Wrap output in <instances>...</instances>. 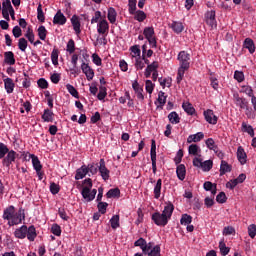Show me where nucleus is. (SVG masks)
Wrapping results in <instances>:
<instances>
[{
	"label": "nucleus",
	"mask_w": 256,
	"mask_h": 256,
	"mask_svg": "<svg viewBox=\"0 0 256 256\" xmlns=\"http://www.w3.org/2000/svg\"><path fill=\"white\" fill-rule=\"evenodd\" d=\"M163 186V180L158 179L156 184L154 185V197L159 199L161 197V188Z\"/></svg>",
	"instance_id": "35"
},
{
	"label": "nucleus",
	"mask_w": 256,
	"mask_h": 256,
	"mask_svg": "<svg viewBox=\"0 0 256 256\" xmlns=\"http://www.w3.org/2000/svg\"><path fill=\"white\" fill-rule=\"evenodd\" d=\"M242 131L244 133H248L250 137H255V130L253 129V126L248 125L245 122L242 123Z\"/></svg>",
	"instance_id": "42"
},
{
	"label": "nucleus",
	"mask_w": 256,
	"mask_h": 256,
	"mask_svg": "<svg viewBox=\"0 0 256 256\" xmlns=\"http://www.w3.org/2000/svg\"><path fill=\"white\" fill-rule=\"evenodd\" d=\"M51 61L54 65H59V50L53 49L51 53Z\"/></svg>",
	"instance_id": "53"
},
{
	"label": "nucleus",
	"mask_w": 256,
	"mask_h": 256,
	"mask_svg": "<svg viewBox=\"0 0 256 256\" xmlns=\"http://www.w3.org/2000/svg\"><path fill=\"white\" fill-rule=\"evenodd\" d=\"M66 89H67L68 93H70V95H72V97H75V99H79V92L73 85L66 84Z\"/></svg>",
	"instance_id": "47"
},
{
	"label": "nucleus",
	"mask_w": 256,
	"mask_h": 256,
	"mask_svg": "<svg viewBox=\"0 0 256 256\" xmlns=\"http://www.w3.org/2000/svg\"><path fill=\"white\" fill-rule=\"evenodd\" d=\"M158 81L163 89H165V87H171V78H159Z\"/></svg>",
	"instance_id": "60"
},
{
	"label": "nucleus",
	"mask_w": 256,
	"mask_h": 256,
	"mask_svg": "<svg viewBox=\"0 0 256 256\" xmlns=\"http://www.w3.org/2000/svg\"><path fill=\"white\" fill-rule=\"evenodd\" d=\"M108 21H110V23L113 25L117 22V11L115 10V8L110 7L108 8Z\"/></svg>",
	"instance_id": "33"
},
{
	"label": "nucleus",
	"mask_w": 256,
	"mask_h": 256,
	"mask_svg": "<svg viewBox=\"0 0 256 256\" xmlns=\"http://www.w3.org/2000/svg\"><path fill=\"white\" fill-rule=\"evenodd\" d=\"M4 87L8 94L13 93V91L15 89V83L13 82V79H11V78L4 79Z\"/></svg>",
	"instance_id": "30"
},
{
	"label": "nucleus",
	"mask_w": 256,
	"mask_h": 256,
	"mask_svg": "<svg viewBox=\"0 0 256 256\" xmlns=\"http://www.w3.org/2000/svg\"><path fill=\"white\" fill-rule=\"evenodd\" d=\"M205 137V134L203 132H197L196 134H191L187 138V143H199L203 138Z\"/></svg>",
	"instance_id": "25"
},
{
	"label": "nucleus",
	"mask_w": 256,
	"mask_h": 256,
	"mask_svg": "<svg viewBox=\"0 0 256 256\" xmlns=\"http://www.w3.org/2000/svg\"><path fill=\"white\" fill-rule=\"evenodd\" d=\"M26 237L28 241H35V239H37V230L35 229V226L31 225L27 228Z\"/></svg>",
	"instance_id": "31"
},
{
	"label": "nucleus",
	"mask_w": 256,
	"mask_h": 256,
	"mask_svg": "<svg viewBox=\"0 0 256 256\" xmlns=\"http://www.w3.org/2000/svg\"><path fill=\"white\" fill-rule=\"evenodd\" d=\"M150 157L152 162V171L154 175L157 173V145L155 140L151 141Z\"/></svg>",
	"instance_id": "9"
},
{
	"label": "nucleus",
	"mask_w": 256,
	"mask_h": 256,
	"mask_svg": "<svg viewBox=\"0 0 256 256\" xmlns=\"http://www.w3.org/2000/svg\"><path fill=\"white\" fill-rule=\"evenodd\" d=\"M51 233H53V235H56V237H60L61 236V226H59L58 224H53L51 227Z\"/></svg>",
	"instance_id": "62"
},
{
	"label": "nucleus",
	"mask_w": 256,
	"mask_h": 256,
	"mask_svg": "<svg viewBox=\"0 0 256 256\" xmlns=\"http://www.w3.org/2000/svg\"><path fill=\"white\" fill-rule=\"evenodd\" d=\"M135 69L141 71L145 69V65H149V59L145 58V45L142 46V56L132 60Z\"/></svg>",
	"instance_id": "7"
},
{
	"label": "nucleus",
	"mask_w": 256,
	"mask_h": 256,
	"mask_svg": "<svg viewBox=\"0 0 256 256\" xmlns=\"http://www.w3.org/2000/svg\"><path fill=\"white\" fill-rule=\"evenodd\" d=\"M188 153L194 157H201V147H199L197 144H191L188 147Z\"/></svg>",
	"instance_id": "28"
},
{
	"label": "nucleus",
	"mask_w": 256,
	"mask_h": 256,
	"mask_svg": "<svg viewBox=\"0 0 256 256\" xmlns=\"http://www.w3.org/2000/svg\"><path fill=\"white\" fill-rule=\"evenodd\" d=\"M106 195L108 199H111L113 197H119V195H121V191L119 190V188L110 189Z\"/></svg>",
	"instance_id": "51"
},
{
	"label": "nucleus",
	"mask_w": 256,
	"mask_h": 256,
	"mask_svg": "<svg viewBox=\"0 0 256 256\" xmlns=\"http://www.w3.org/2000/svg\"><path fill=\"white\" fill-rule=\"evenodd\" d=\"M223 235L229 236V235H235V228L233 226H227L223 229Z\"/></svg>",
	"instance_id": "63"
},
{
	"label": "nucleus",
	"mask_w": 256,
	"mask_h": 256,
	"mask_svg": "<svg viewBox=\"0 0 256 256\" xmlns=\"http://www.w3.org/2000/svg\"><path fill=\"white\" fill-rule=\"evenodd\" d=\"M237 159L241 165H245V163H247V153H245V149L241 146L237 149Z\"/></svg>",
	"instance_id": "24"
},
{
	"label": "nucleus",
	"mask_w": 256,
	"mask_h": 256,
	"mask_svg": "<svg viewBox=\"0 0 256 256\" xmlns=\"http://www.w3.org/2000/svg\"><path fill=\"white\" fill-rule=\"evenodd\" d=\"M105 97H107V87L100 86L97 98L99 99V101H103L105 99Z\"/></svg>",
	"instance_id": "50"
},
{
	"label": "nucleus",
	"mask_w": 256,
	"mask_h": 256,
	"mask_svg": "<svg viewBox=\"0 0 256 256\" xmlns=\"http://www.w3.org/2000/svg\"><path fill=\"white\" fill-rule=\"evenodd\" d=\"M168 119L172 125H177L181 122V118L179 117V114L177 112L173 111L168 115Z\"/></svg>",
	"instance_id": "38"
},
{
	"label": "nucleus",
	"mask_w": 256,
	"mask_h": 256,
	"mask_svg": "<svg viewBox=\"0 0 256 256\" xmlns=\"http://www.w3.org/2000/svg\"><path fill=\"white\" fill-rule=\"evenodd\" d=\"M204 119L209 123L210 125H217L218 117L215 115L213 110L208 109L203 112Z\"/></svg>",
	"instance_id": "14"
},
{
	"label": "nucleus",
	"mask_w": 256,
	"mask_h": 256,
	"mask_svg": "<svg viewBox=\"0 0 256 256\" xmlns=\"http://www.w3.org/2000/svg\"><path fill=\"white\" fill-rule=\"evenodd\" d=\"M193 222V217H191V215L189 214H182L181 219H180V225H191V223Z\"/></svg>",
	"instance_id": "41"
},
{
	"label": "nucleus",
	"mask_w": 256,
	"mask_h": 256,
	"mask_svg": "<svg viewBox=\"0 0 256 256\" xmlns=\"http://www.w3.org/2000/svg\"><path fill=\"white\" fill-rule=\"evenodd\" d=\"M15 159H17V152H15V150H10L6 154V157H4V159L2 161V165L9 169L11 167L12 163H14Z\"/></svg>",
	"instance_id": "13"
},
{
	"label": "nucleus",
	"mask_w": 256,
	"mask_h": 256,
	"mask_svg": "<svg viewBox=\"0 0 256 256\" xmlns=\"http://www.w3.org/2000/svg\"><path fill=\"white\" fill-rule=\"evenodd\" d=\"M38 37L41 41H45V39H47V28H45V26H39Z\"/></svg>",
	"instance_id": "48"
},
{
	"label": "nucleus",
	"mask_w": 256,
	"mask_h": 256,
	"mask_svg": "<svg viewBox=\"0 0 256 256\" xmlns=\"http://www.w3.org/2000/svg\"><path fill=\"white\" fill-rule=\"evenodd\" d=\"M248 234H249V237H251V239H255V236H256V225L255 224H251L248 227Z\"/></svg>",
	"instance_id": "64"
},
{
	"label": "nucleus",
	"mask_w": 256,
	"mask_h": 256,
	"mask_svg": "<svg viewBox=\"0 0 256 256\" xmlns=\"http://www.w3.org/2000/svg\"><path fill=\"white\" fill-rule=\"evenodd\" d=\"M98 171L103 181H109V178L111 177V171L107 169V166L105 165V159H100Z\"/></svg>",
	"instance_id": "8"
},
{
	"label": "nucleus",
	"mask_w": 256,
	"mask_h": 256,
	"mask_svg": "<svg viewBox=\"0 0 256 256\" xmlns=\"http://www.w3.org/2000/svg\"><path fill=\"white\" fill-rule=\"evenodd\" d=\"M66 51L68 53L73 54L75 53V41L73 39H70L67 43V46H66Z\"/></svg>",
	"instance_id": "54"
},
{
	"label": "nucleus",
	"mask_w": 256,
	"mask_h": 256,
	"mask_svg": "<svg viewBox=\"0 0 256 256\" xmlns=\"http://www.w3.org/2000/svg\"><path fill=\"white\" fill-rule=\"evenodd\" d=\"M134 19L139 23H143L144 20L147 19V14L143 12V10L134 11Z\"/></svg>",
	"instance_id": "37"
},
{
	"label": "nucleus",
	"mask_w": 256,
	"mask_h": 256,
	"mask_svg": "<svg viewBox=\"0 0 256 256\" xmlns=\"http://www.w3.org/2000/svg\"><path fill=\"white\" fill-rule=\"evenodd\" d=\"M234 101L237 107H240V109H246V111H249V102H247L245 98L239 97V94H234Z\"/></svg>",
	"instance_id": "18"
},
{
	"label": "nucleus",
	"mask_w": 256,
	"mask_h": 256,
	"mask_svg": "<svg viewBox=\"0 0 256 256\" xmlns=\"http://www.w3.org/2000/svg\"><path fill=\"white\" fill-rule=\"evenodd\" d=\"M28 45H29V42H27V39L20 38L18 40V48L20 49V51H22V53H25V51H27Z\"/></svg>",
	"instance_id": "45"
},
{
	"label": "nucleus",
	"mask_w": 256,
	"mask_h": 256,
	"mask_svg": "<svg viewBox=\"0 0 256 256\" xmlns=\"http://www.w3.org/2000/svg\"><path fill=\"white\" fill-rule=\"evenodd\" d=\"M187 173V170L185 168V165L180 164L176 168V175L180 181H185V175Z\"/></svg>",
	"instance_id": "29"
},
{
	"label": "nucleus",
	"mask_w": 256,
	"mask_h": 256,
	"mask_svg": "<svg viewBox=\"0 0 256 256\" xmlns=\"http://www.w3.org/2000/svg\"><path fill=\"white\" fill-rule=\"evenodd\" d=\"M2 219H4V221H8L9 227H13L15 225H21L25 216L18 214L15 210V206L11 205L4 209Z\"/></svg>",
	"instance_id": "4"
},
{
	"label": "nucleus",
	"mask_w": 256,
	"mask_h": 256,
	"mask_svg": "<svg viewBox=\"0 0 256 256\" xmlns=\"http://www.w3.org/2000/svg\"><path fill=\"white\" fill-rule=\"evenodd\" d=\"M177 59L179 61V68L177 73L176 81L177 83H181L183 81V78L185 77V71L189 70L190 62L191 61V55L187 53L186 51L179 52Z\"/></svg>",
	"instance_id": "3"
},
{
	"label": "nucleus",
	"mask_w": 256,
	"mask_h": 256,
	"mask_svg": "<svg viewBox=\"0 0 256 256\" xmlns=\"http://www.w3.org/2000/svg\"><path fill=\"white\" fill-rule=\"evenodd\" d=\"M9 152L7 145L0 142V159H4L5 155Z\"/></svg>",
	"instance_id": "61"
},
{
	"label": "nucleus",
	"mask_w": 256,
	"mask_h": 256,
	"mask_svg": "<svg viewBox=\"0 0 256 256\" xmlns=\"http://www.w3.org/2000/svg\"><path fill=\"white\" fill-rule=\"evenodd\" d=\"M157 69H159V62L154 61L151 64H147V67L144 71V76L146 77V79H149L152 73H156Z\"/></svg>",
	"instance_id": "16"
},
{
	"label": "nucleus",
	"mask_w": 256,
	"mask_h": 256,
	"mask_svg": "<svg viewBox=\"0 0 256 256\" xmlns=\"http://www.w3.org/2000/svg\"><path fill=\"white\" fill-rule=\"evenodd\" d=\"M143 35L145 39H147L150 47L152 49H157V38L155 37V28L153 27L144 28Z\"/></svg>",
	"instance_id": "6"
},
{
	"label": "nucleus",
	"mask_w": 256,
	"mask_h": 256,
	"mask_svg": "<svg viewBox=\"0 0 256 256\" xmlns=\"http://www.w3.org/2000/svg\"><path fill=\"white\" fill-rule=\"evenodd\" d=\"M97 33H99V35H107V33H109V22L105 19H101L97 24Z\"/></svg>",
	"instance_id": "15"
},
{
	"label": "nucleus",
	"mask_w": 256,
	"mask_h": 256,
	"mask_svg": "<svg viewBox=\"0 0 256 256\" xmlns=\"http://www.w3.org/2000/svg\"><path fill=\"white\" fill-rule=\"evenodd\" d=\"M135 11H137V0H129L128 1V12L130 15H135Z\"/></svg>",
	"instance_id": "44"
},
{
	"label": "nucleus",
	"mask_w": 256,
	"mask_h": 256,
	"mask_svg": "<svg viewBox=\"0 0 256 256\" xmlns=\"http://www.w3.org/2000/svg\"><path fill=\"white\" fill-rule=\"evenodd\" d=\"M225 173H231V165L225 160H222L220 165V175H225Z\"/></svg>",
	"instance_id": "39"
},
{
	"label": "nucleus",
	"mask_w": 256,
	"mask_h": 256,
	"mask_svg": "<svg viewBox=\"0 0 256 256\" xmlns=\"http://www.w3.org/2000/svg\"><path fill=\"white\" fill-rule=\"evenodd\" d=\"M93 169H95V166H93V164L88 166L83 165L81 168L77 169L76 175H75L76 181L84 179V177L87 176V173H89V171L93 172Z\"/></svg>",
	"instance_id": "10"
},
{
	"label": "nucleus",
	"mask_w": 256,
	"mask_h": 256,
	"mask_svg": "<svg viewBox=\"0 0 256 256\" xmlns=\"http://www.w3.org/2000/svg\"><path fill=\"white\" fill-rule=\"evenodd\" d=\"M132 89H134L137 99L140 101L145 99V96L143 95V86H141L137 80L132 83Z\"/></svg>",
	"instance_id": "19"
},
{
	"label": "nucleus",
	"mask_w": 256,
	"mask_h": 256,
	"mask_svg": "<svg viewBox=\"0 0 256 256\" xmlns=\"http://www.w3.org/2000/svg\"><path fill=\"white\" fill-rule=\"evenodd\" d=\"M219 249H220V253L221 255L225 256V255H229V247H227V245H225V242H220L219 243Z\"/></svg>",
	"instance_id": "55"
},
{
	"label": "nucleus",
	"mask_w": 256,
	"mask_h": 256,
	"mask_svg": "<svg viewBox=\"0 0 256 256\" xmlns=\"http://www.w3.org/2000/svg\"><path fill=\"white\" fill-rule=\"evenodd\" d=\"M81 195L87 203H91L97 195V189H93V182L91 178H87L83 181V187L81 190Z\"/></svg>",
	"instance_id": "5"
},
{
	"label": "nucleus",
	"mask_w": 256,
	"mask_h": 256,
	"mask_svg": "<svg viewBox=\"0 0 256 256\" xmlns=\"http://www.w3.org/2000/svg\"><path fill=\"white\" fill-rule=\"evenodd\" d=\"M12 11H15V9H13V5H11V0H4L2 2V16L6 21H11L9 14Z\"/></svg>",
	"instance_id": "11"
},
{
	"label": "nucleus",
	"mask_w": 256,
	"mask_h": 256,
	"mask_svg": "<svg viewBox=\"0 0 256 256\" xmlns=\"http://www.w3.org/2000/svg\"><path fill=\"white\" fill-rule=\"evenodd\" d=\"M206 147L210 150V151H217V149L219 148L217 146V144H215V140H213V138H208L206 141Z\"/></svg>",
	"instance_id": "46"
},
{
	"label": "nucleus",
	"mask_w": 256,
	"mask_h": 256,
	"mask_svg": "<svg viewBox=\"0 0 256 256\" xmlns=\"http://www.w3.org/2000/svg\"><path fill=\"white\" fill-rule=\"evenodd\" d=\"M240 93H245V95H247L248 97H251V99L255 97V94H253V88L249 85L241 86Z\"/></svg>",
	"instance_id": "40"
},
{
	"label": "nucleus",
	"mask_w": 256,
	"mask_h": 256,
	"mask_svg": "<svg viewBox=\"0 0 256 256\" xmlns=\"http://www.w3.org/2000/svg\"><path fill=\"white\" fill-rule=\"evenodd\" d=\"M29 159L32 160V166L35 171H42L43 165H41L39 157H37L36 155H29Z\"/></svg>",
	"instance_id": "27"
},
{
	"label": "nucleus",
	"mask_w": 256,
	"mask_h": 256,
	"mask_svg": "<svg viewBox=\"0 0 256 256\" xmlns=\"http://www.w3.org/2000/svg\"><path fill=\"white\" fill-rule=\"evenodd\" d=\"M110 224L112 229H117L119 228V215H114L111 219H110Z\"/></svg>",
	"instance_id": "59"
},
{
	"label": "nucleus",
	"mask_w": 256,
	"mask_h": 256,
	"mask_svg": "<svg viewBox=\"0 0 256 256\" xmlns=\"http://www.w3.org/2000/svg\"><path fill=\"white\" fill-rule=\"evenodd\" d=\"M203 189L205 191H210L212 197H215V195H217V184H215V183H212L210 181H206L203 184Z\"/></svg>",
	"instance_id": "21"
},
{
	"label": "nucleus",
	"mask_w": 256,
	"mask_h": 256,
	"mask_svg": "<svg viewBox=\"0 0 256 256\" xmlns=\"http://www.w3.org/2000/svg\"><path fill=\"white\" fill-rule=\"evenodd\" d=\"M135 247H140L143 255L161 256V246L155 245L153 242H148L145 238H139L134 242Z\"/></svg>",
	"instance_id": "2"
},
{
	"label": "nucleus",
	"mask_w": 256,
	"mask_h": 256,
	"mask_svg": "<svg viewBox=\"0 0 256 256\" xmlns=\"http://www.w3.org/2000/svg\"><path fill=\"white\" fill-rule=\"evenodd\" d=\"M206 23L210 27H217V21L215 20V11H209L206 13Z\"/></svg>",
	"instance_id": "23"
},
{
	"label": "nucleus",
	"mask_w": 256,
	"mask_h": 256,
	"mask_svg": "<svg viewBox=\"0 0 256 256\" xmlns=\"http://www.w3.org/2000/svg\"><path fill=\"white\" fill-rule=\"evenodd\" d=\"M173 211H175V206L173 205V203L168 202L164 206L162 213L155 212L154 214H152V221L158 227H165V225L169 223L171 217L173 216Z\"/></svg>",
	"instance_id": "1"
},
{
	"label": "nucleus",
	"mask_w": 256,
	"mask_h": 256,
	"mask_svg": "<svg viewBox=\"0 0 256 256\" xmlns=\"http://www.w3.org/2000/svg\"><path fill=\"white\" fill-rule=\"evenodd\" d=\"M4 62L6 65H15V54L12 51L5 52Z\"/></svg>",
	"instance_id": "32"
},
{
	"label": "nucleus",
	"mask_w": 256,
	"mask_h": 256,
	"mask_svg": "<svg viewBox=\"0 0 256 256\" xmlns=\"http://www.w3.org/2000/svg\"><path fill=\"white\" fill-rule=\"evenodd\" d=\"M130 57L131 61H134L135 59L141 57V48L139 47V45H134L130 47Z\"/></svg>",
	"instance_id": "26"
},
{
	"label": "nucleus",
	"mask_w": 256,
	"mask_h": 256,
	"mask_svg": "<svg viewBox=\"0 0 256 256\" xmlns=\"http://www.w3.org/2000/svg\"><path fill=\"white\" fill-rule=\"evenodd\" d=\"M71 24L76 35H81V19L77 15L71 17Z\"/></svg>",
	"instance_id": "17"
},
{
	"label": "nucleus",
	"mask_w": 256,
	"mask_h": 256,
	"mask_svg": "<svg viewBox=\"0 0 256 256\" xmlns=\"http://www.w3.org/2000/svg\"><path fill=\"white\" fill-rule=\"evenodd\" d=\"M37 18L38 21H41L42 23L45 21V14L43 13V6L41 4L37 7Z\"/></svg>",
	"instance_id": "57"
},
{
	"label": "nucleus",
	"mask_w": 256,
	"mask_h": 256,
	"mask_svg": "<svg viewBox=\"0 0 256 256\" xmlns=\"http://www.w3.org/2000/svg\"><path fill=\"white\" fill-rule=\"evenodd\" d=\"M158 103H159L160 107H163V105H165L167 103V96L165 95V92L160 91L158 93Z\"/></svg>",
	"instance_id": "52"
},
{
	"label": "nucleus",
	"mask_w": 256,
	"mask_h": 256,
	"mask_svg": "<svg viewBox=\"0 0 256 256\" xmlns=\"http://www.w3.org/2000/svg\"><path fill=\"white\" fill-rule=\"evenodd\" d=\"M182 108L184 109L185 113H187L188 115H193L195 113V108L189 102H184L182 104Z\"/></svg>",
	"instance_id": "43"
},
{
	"label": "nucleus",
	"mask_w": 256,
	"mask_h": 256,
	"mask_svg": "<svg viewBox=\"0 0 256 256\" xmlns=\"http://www.w3.org/2000/svg\"><path fill=\"white\" fill-rule=\"evenodd\" d=\"M65 23H67V17H65V15L61 12V10H59L53 18V24L65 25Z\"/></svg>",
	"instance_id": "20"
},
{
	"label": "nucleus",
	"mask_w": 256,
	"mask_h": 256,
	"mask_svg": "<svg viewBox=\"0 0 256 256\" xmlns=\"http://www.w3.org/2000/svg\"><path fill=\"white\" fill-rule=\"evenodd\" d=\"M16 239H25L27 237V225H22L14 231Z\"/></svg>",
	"instance_id": "22"
},
{
	"label": "nucleus",
	"mask_w": 256,
	"mask_h": 256,
	"mask_svg": "<svg viewBox=\"0 0 256 256\" xmlns=\"http://www.w3.org/2000/svg\"><path fill=\"white\" fill-rule=\"evenodd\" d=\"M145 89H146L147 93H149V95H151V93H153V91L155 89V84H153V82L151 80H146Z\"/></svg>",
	"instance_id": "58"
},
{
	"label": "nucleus",
	"mask_w": 256,
	"mask_h": 256,
	"mask_svg": "<svg viewBox=\"0 0 256 256\" xmlns=\"http://www.w3.org/2000/svg\"><path fill=\"white\" fill-rule=\"evenodd\" d=\"M201 169L203 171H211V169H213V161L211 160H206L204 162H202V167Z\"/></svg>",
	"instance_id": "56"
},
{
	"label": "nucleus",
	"mask_w": 256,
	"mask_h": 256,
	"mask_svg": "<svg viewBox=\"0 0 256 256\" xmlns=\"http://www.w3.org/2000/svg\"><path fill=\"white\" fill-rule=\"evenodd\" d=\"M244 48L248 49L249 53L251 54L255 53V43L253 42V39L246 38L244 40Z\"/></svg>",
	"instance_id": "34"
},
{
	"label": "nucleus",
	"mask_w": 256,
	"mask_h": 256,
	"mask_svg": "<svg viewBox=\"0 0 256 256\" xmlns=\"http://www.w3.org/2000/svg\"><path fill=\"white\" fill-rule=\"evenodd\" d=\"M172 29H173V32L174 33H183V29H184V27H183V23H181V22H173L172 23Z\"/></svg>",
	"instance_id": "49"
},
{
	"label": "nucleus",
	"mask_w": 256,
	"mask_h": 256,
	"mask_svg": "<svg viewBox=\"0 0 256 256\" xmlns=\"http://www.w3.org/2000/svg\"><path fill=\"white\" fill-rule=\"evenodd\" d=\"M82 73L86 76L87 81H93V77H95V71L91 66H89V63H85V61L81 64Z\"/></svg>",
	"instance_id": "12"
},
{
	"label": "nucleus",
	"mask_w": 256,
	"mask_h": 256,
	"mask_svg": "<svg viewBox=\"0 0 256 256\" xmlns=\"http://www.w3.org/2000/svg\"><path fill=\"white\" fill-rule=\"evenodd\" d=\"M53 116H54L53 111L49 109H45L42 115V119L43 121H45V123H53Z\"/></svg>",
	"instance_id": "36"
}]
</instances>
